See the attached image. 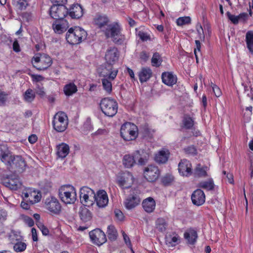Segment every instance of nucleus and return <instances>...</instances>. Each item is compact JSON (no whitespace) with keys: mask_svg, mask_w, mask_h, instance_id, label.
I'll return each instance as SVG.
<instances>
[{"mask_svg":"<svg viewBox=\"0 0 253 253\" xmlns=\"http://www.w3.org/2000/svg\"><path fill=\"white\" fill-rule=\"evenodd\" d=\"M0 160L11 172L21 173L25 170L26 163L21 156L3 153L1 155Z\"/></svg>","mask_w":253,"mask_h":253,"instance_id":"f257e3e1","label":"nucleus"},{"mask_svg":"<svg viewBox=\"0 0 253 253\" xmlns=\"http://www.w3.org/2000/svg\"><path fill=\"white\" fill-rule=\"evenodd\" d=\"M149 153L144 150H138L131 154H126L123 158V164L126 168H131L135 164L146 165L149 159Z\"/></svg>","mask_w":253,"mask_h":253,"instance_id":"f03ea898","label":"nucleus"},{"mask_svg":"<svg viewBox=\"0 0 253 253\" xmlns=\"http://www.w3.org/2000/svg\"><path fill=\"white\" fill-rule=\"evenodd\" d=\"M86 32L79 27L70 28L66 35L67 42L71 44H76L81 43L86 39Z\"/></svg>","mask_w":253,"mask_h":253,"instance_id":"7ed1b4c3","label":"nucleus"},{"mask_svg":"<svg viewBox=\"0 0 253 253\" xmlns=\"http://www.w3.org/2000/svg\"><path fill=\"white\" fill-rule=\"evenodd\" d=\"M121 30L120 25L118 22H113L108 24L103 31L108 38H111L114 42L118 43H121L124 39Z\"/></svg>","mask_w":253,"mask_h":253,"instance_id":"20e7f679","label":"nucleus"},{"mask_svg":"<svg viewBox=\"0 0 253 253\" xmlns=\"http://www.w3.org/2000/svg\"><path fill=\"white\" fill-rule=\"evenodd\" d=\"M59 196L65 204H72L77 200L76 191L72 185H63L59 189Z\"/></svg>","mask_w":253,"mask_h":253,"instance_id":"39448f33","label":"nucleus"},{"mask_svg":"<svg viewBox=\"0 0 253 253\" xmlns=\"http://www.w3.org/2000/svg\"><path fill=\"white\" fill-rule=\"evenodd\" d=\"M121 136L126 141L133 140L138 136L137 126L133 123L126 122L121 127Z\"/></svg>","mask_w":253,"mask_h":253,"instance_id":"423d86ee","label":"nucleus"},{"mask_svg":"<svg viewBox=\"0 0 253 253\" xmlns=\"http://www.w3.org/2000/svg\"><path fill=\"white\" fill-rule=\"evenodd\" d=\"M33 66L39 71L45 70L49 67L52 63V59L50 56L45 54L38 53L32 59Z\"/></svg>","mask_w":253,"mask_h":253,"instance_id":"0eeeda50","label":"nucleus"},{"mask_svg":"<svg viewBox=\"0 0 253 253\" xmlns=\"http://www.w3.org/2000/svg\"><path fill=\"white\" fill-rule=\"evenodd\" d=\"M100 105L102 112L107 116L112 117L117 113L118 103L114 99L104 98L101 101Z\"/></svg>","mask_w":253,"mask_h":253,"instance_id":"6e6552de","label":"nucleus"},{"mask_svg":"<svg viewBox=\"0 0 253 253\" xmlns=\"http://www.w3.org/2000/svg\"><path fill=\"white\" fill-rule=\"evenodd\" d=\"M68 118L63 112L57 113L52 121L54 129L57 132H63L66 130L68 126Z\"/></svg>","mask_w":253,"mask_h":253,"instance_id":"1a4fd4ad","label":"nucleus"},{"mask_svg":"<svg viewBox=\"0 0 253 253\" xmlns=\"http://www.w3.org/2000/svg\"><path fill=\"white\" fill-rule=\"evenodd\" d=\"M94 191L87 186L80 189V197L81 203L85 206L91 205L94 202Z\"/></svg>","mask_w":253,"mask_h":253,"instance_id":"9d476101","label":"nucleus"},{"mask_svg":"<svg viewBox=\"0 0 253 253\" xmlns=\"http://www.w3.org/2000/svg\"><path fill=\"white\" fill-rule=\"evenodd\" d=\"M118 184L122 188H129L132 185L134 177L131 172L125 171L118 174L117 178Z\"/></svg>","mask_w":253,"mask_h":253,"instance_id":"9b49d317","label":"nucleus"},{"mask_svg":"<svg viewBox=\"0 0 253 253\" xmlns=\"http://www.w3.org/2000/svg\"><path fill=\"white\" fill-rule=\"evenodd\" d=\"M65 4H54L50 8V15L55 19H64L68 15V9L64 5Z\"/></svg>","mask_w":253,"mask_h":253,"instance_id":"f8f14e48","label":"nucleus"},{"mask_svg":"<svg viewBox=\"0 0 253 253\" xmlns=\"http://www.w3.org/2000/svg\"><path fill=\"white\" fill-rule=\"evenodd\" d=\"M44 207L53 214H59L61 211V206L59 201L55 197L52 196L46 198Z\"/></svg>","mask_w":253,"mask_h":253,"instance_id":"ddd939ff","label":"nucleus"},{"mask_svg":"<svg viewBox=\"0 0 253 253\" xmlns=\"http://www.w3.org/2000/svg\"><path fill=\"white\" fill-rule=\"evenodd\" d=\"M89 234L91 241L98 246L102 245L107 241L105 233L100 229L93 230Z\"/></svg>","mask_w":253,"mask_h":253,"instance_id":"4468645a","label":"nucleus"},{"mask_svg":"<svg viewBox=\"0 0 253 253\" xmlns=\"http://www.w3.org/2000/svg\"><path fill=\"white\" fill-rule=\"evenodd\" d=\"M118 73V69L115 68L113 65L107 64L99 72V75L104 78L113 81L116 78Z\"/></svg>","mask_w":253,"mask_h":253,"instance_id":"2eb2a0df","label":"nucleus"},{"mask_svg":"<svg viewBox=\"0 0 253 253\" xmlns=\"http://www.w3.org/2000/svg\"><path fill=\"white\" fill-rule=\"evenodd\" d=\"M160 175V171L158 167L150 165L146 168L144 171L145 178L150 182L156 181Z\"/></svg>","mask_w":253,"mask_h":253,"instance_id":"dca6fc26","label":"nucleus"},{"mask_svg":"<svg viewBox=\"0 0 253 253\" xmlns=\"http://www.w3.org/2000/svg\"><path fill=\"white\" fill-rule=\"evenodd\" d=\"M94 202L100 208L106 207L109 202L107 192L104 190H98L95 194Z\"/></svg>","mask_w":253,"mask_h":253,"instance_id":"f3484780","label":"nucleus"},{"mask_svg":"<svg viewBox=\"0 0 253 253\" xmlns=\"http://www.w3.org/2000/svg\"><path fill=\"white\" fill-rule=\"evenodd\" d=\"M24 198L28 199L31 204L39 202L41 199L40 192L32 188H29L22 192Z\"/></svg>","mask_w":253,"mask_h":253,"instance_id":"a211bd4d","label":"nucleus"},{"mask_svg":"<svg viewBox=\"0 0 253 253\" xmlns=\"http://www.w3.org/2000/svg\"><path fill=\"white\" fill-rule=\"evenodd\" d=\"M109 22V19L106 15L99 13L96 14L92 20L93 24L102 31L106 28Z\"/></svg>","mask_w":253,"mask_h":253,"instance_id":"6ab92c4d","label":"nucleus"},{"mask_svg":"<svg viewBox=\"0 0 253 253\" xmlns=\"http://www.w3.org/2000/svg\"><path fill=\"white\" fill-rule=\"evenodd\" d=\"M69 27L68 21L65 19L55 20L52 23L54 32L58 34L64 33Z\"/></svg>","mask_w":253,"mask_h":253,"instance_id":"aec40b11","label":"nucleus"},{"mask_svg":"<svg viewBox=\"0 0 253 253\" xmlns=\"http://www.w3.org/2000/svg\"><path fill=\"white\" fill-rule=\"evenodd\" d=\"M178 171L180 174L188 177L192 173V165L190 161L186 159L181 161L178 165Z\"/></svg>","mask_w":253,"mask_h":253,"instance_id":"412c9836","label":"nucleus"},{"mask_svg":"<svg viewBox=\"0 0 253 253\" xmlns=\"http://www.w3.org/2000/svg\"><path fill=\"white\" fill-rule=\"evenodd\" d=\"M119 53L117 48L115 47H110L106 51L105 59L107 64L113 65L118 60Z\"/></svg>","mask_w":253,"mask_h":253,"instance_id":"4be33fe9","label":"nucleus"},{"mask_svg":"<svg viewBox=\"0 0 253 253\" xmlns=\"http://www.w3.org/2000/svg\"><path fill=\"white\" fill-rule=\"evenodd\" d=\"M205 195L201 189L195 190L191 195V200L194 205L199 206L205 202Z\"/></svg>","mask_w":253,"mask_h":253,"instance_id":"5701e85b","label":"nucleus"},{"mask_svg":"<svg viewBox=\"0 0 253 253\" xmlns=\"http://www.w3.org/2000/svg\"><path fill=\"white\" fill-rule=\"evenodd\" d=\"M180 243V237L175 232L167 233L165 236V243L168 247H173Z\"/></svg>","mask_w":253,"mask_h":253,"instance_id":"b1692460","label":"nucleus"},{"mask_svg":"<svg viewBox=\"0 0 253 253\" xmlns=\"http://www.w3.org/2000/svg\"><path fill=\"white\" fill-rule=\"evenodd\" d=\"M83 9L81 5L76 3L72 5L68 10L69 15L73 19H79L83 15Z\"/></svg>","mask_w":253,"mask_h":253,"instance_id":"393cba45","label":"nucleus"},{"mask_svg":"<svg viewBox=\"0 0 253 253\" xmlns=\"http://www.w3.org/2000/svg\"><path fill=\"white\" fill-rule=\"evenodd\" d=\"M209 170V169L207 166L198 164L194 169L193 175L195 177H207L209 176L208 173Z\"/></svg>","mask_w":253,"mask_h":253,"instance_id":"a878e982","label":"nucleus"},{"mask_svg":"<svg viewBox=\"0 0 253 253\" xmlns=\"http://www.w3.org/2000/svg\"><path fill=\"white\" fill-rule=\"evenodd\" d=\"M140 202V198L136 196L133 195L128 197L125 200L124 205L126 209L130 210L138 205Z\"/></svg>","mask_w":253,"mask_h":253,"instance_id":"bb28decb","label":"nucleus"},{"mask_svg":"<svg viewBox=\"0 0 253 253\" xmlns=\"http://www.w3.org/2000/svg\"><path fill=\"white\" fill-rule=\"evenodd\" d=\"M163 83L169 86H172L177 82V77L170 72H165L162 75Z\"/></svg>","mask_w":253,"mask_h":253,"instance_id":"cd10ccee","label":"nucleus"},{"mask_svg":"<svg viewBox=\"0 0 253 253\" xmlns=\"http://www.w3.org/2000/svg\"><path fill=\"white\" fill-rule=\"evenodd\" d=\"M142 205L146 212L151 213L155 209L156 202L153 198L148 197L143 201Z\"/></svg>","mask_w":253,"mask_h":253,"instance_id":"c85d7f7f","label":"nucleus"},{"mask_svg":"<svg viewBox=\"0 0 253 253\" xmlns=\"http://www.w3.org/2000/svg\"><path fill=\"white\" fill-rule=\"evenodd\" d=\"M155 229L158 232L163 233L166 231L168 227V222L164 217H159L155 220Z\"/></svg>","mask_w":253,"mask_h":253,"instance_id":"c756f323","label":"nucleus"},{"mask_svg":"<svg viewBox=\"0 0 253 253\" xmlns=\"http://www.w3.org/2000/svg\"><path fill=\"white\" fill-rule=\"evenodd\" d=\"M56 148L57 155L59 158H60L61 159L65 158L69 153V146L66 143H62L57 145Z\"/></svg>","mask_w":253,"mask_h":253,"instance_id":"7c9ffc66","label":"nucleus"},{"mask_svg":"<svg viewBox=\"0 0 253 253\" xmlns=\"http://www.w3.org/2000/svg\"><path fill=\"white\" fill-rule=\"evenodd\" d=\"M184 237L187 240L188 244L194 245L196 242L198 235L196 231L193 229H189L184 234Z\"/></svg>","mask_w":253,"mask_h":253,"instance_id":"2f4dec72","label":"nucleus"},{"mask_svg":"<svg viewBox=\"0 0 253 253\" xmlns=\"http://www.w3.org/2000/svg\"><path fill=\"white\" fill-rule=\"evenodd\" d=\"M169 154L168 150H160L155 156V161L160 164L165 163L168 160Z\"/></svg>","mask_w":253,"mask_h":253,"instance_id":"473e14b6","label":"nucleus"},{"mask_svg":"<svg viewBox=\"0 0 253 253\" xmlns=\"http://www.w3.org/2000/svg\"><path fill=\"white\" fill-rule=\"evenodd\" d=\"M152 72L148 67H144L141 69L139 73V81L141 83L146 82L151 77Z\"/></svg>","mask_w":253,"mask_h":253,"instance_id":"72a5a7b5","label":"nucleus"},{"mask_svg":"<svg viewBox=\"0 0 253 253\" xmlns=\"http://www.w3.org/2000/svg\"><path fill=\"white\" fill-rule=\"evenodd\" d=\"M4 185L13 190H16L19 188L21 185V183L19 179L15 178L14 179H9L4 182Z\"/></svg>","mask_w":253,"mask_h":253,"instance_id":"f704fd0d","label":"nucleus"},{"mask_svg":"<svg viewBox=\"0 0 253 253\" xmlns=\"http://www.w3.org/2000/svg\"><path fill=\"white\" fill-rule=\"evenodd\" d=\"M198 187L210 191L214 189V184L212 178H210L207 180L201 181L198 184Z\"/></svg>","mask_w":253,"mask_h":253,"instance_id":"c9c22d12","label":"nucleus"},{"mask_svg":"<svg viewBox=\"0 0 253 253\" xmlns=\"http://www.w3.org/2000/svg\"><path fill=\"white\" fill-rule=\"evenodd\" d=\"M247 47L250 52L253 53V31H249L246 35Z\"/></svg>","mask_w":253,"mask_h":253,"instance_id":"e433bc0d","label":"nucleus"},{"mask_svg":"<svg viewBox=\"0 0 253 253\" xmlns=\"http://www.w3.org/2000/svg\"><path fill=\"white\" fill-rule=\"evenodd\" d=\"M79 215L82 220L84 222H86L91 218V213L86 207L80 208Z\"/></svg>","mask_w":253,"mask_h":253,"instance_id":"4c0bfd02","label":"nucleus"},{"mask_svg":"<svg viewBox=\"0 0 253 253\" xmlns=\"http://www.w3.org/2000/svg\"><path fill=\"white\" fill-rule=\"evenodd\" d=\"M77 91V86L72 83L67 84L64 87V92L66 95L70 96Z\"/></svg>","mask_w":253,"mask_h":253,"instance_id":"58836bf2","label":"nucleus"},{"mask_svg":"<svg viewBox=\"0 0 253 253\" xmlns=\"http://www.w3.org/2000/svg\"><path fill=\"white\" fill-rule=\"evenodd\" d=\"M107 234L109 239L111 241H115L117 238V231L113 225H110L108 226Z\"/></svg>","mask_w":253,"mask_h":253,"instance_id":"ea45409f","label":"nucleus"},{"mask_svg":"<svg viewBox=\"0 0 253 253\" xmlns=\"http://www.w3.org/2000/svg\"><path fill=\"white\" fill-rule=\"evenodd\" d=\"M112 81L107 78H103L101 79L102 86L104 90L108 93L110 94L112 90Z\"/></svg>","mask_w":253,"mask_h":253,"instance_id":"a19ab883","label":"nucleus"},{"mask_svg":"<svg viewBox=\"0 0 253 253\" xmlns=\"http://www.w3.org/2000/svg\"><path fill=\"white\" fill-rule=\"evenodd\" d=\"M23 98L27 102H32L35 98V92L32 89H28L24 94Z\"/></svg>","mask_w":253,"mask_h":253,"instance_id":"79ce46f5","label":"nucleus"},{"mask_svg":"<svg viewBox=\"0 0 253 253\" xmlns=\"http://www.w3.org/2000/svg\"><path fill=\"white\" fill-rule=\"evenodd\" d=\"M227 15L228 16V19L234 24H237L239 22V20L240 18H244L247 16V14L246 13H242L240 14L238 16H235L234 15L231 14L230 12H228L227 13Z\"/></svg>","mask_w":253,"mask_h":253,"instance_id":"37998d69","label":"nucleus"},{"mask_svg":"<svg viewBox=\"0 0 253 253\" xmlns=\"http://www.w3.org/2000/svg\"><path fill=\"white\" fill-rule=\"evenodd\" d=\"M183 124L184 127L187 129H190L192 128L194 125V120L191 117L186 116L183 118Z\"/></svg>","mask_w":253,"mask_h":253,"instance_id":"c03bdc74","label":"nucleus"},{"mask_svg":"<svg viewBox=\"0 0 253 253\" xmlns=\"http://www.w3.org/2000/svg\"><path fill=\"white\" fill-rule=\"evenodd\" d=\"M28 0H13L14 4L18 9L22 10L25 9L28 5Z\"/></svg>","mask_w":253,"mask_h":253,"instance_id":"a18cd8bd","label":"nucleus"},{"mask_svg":"<svg viewBox=\"0 0 253 253\" xmlns=\"http://www.w3.org/2000/svg\"><path fill=\"white\" fill-rule=\"evenodd\" d=\"M152 65L153 66L159 67L162 63V59L160 54L156 52L154 53L151 60Z\"/></svg>","mask_w":253,"mask_h":253,"instance_id":"49530a36","label":"nucleus"},{"mask_svg":"<svg viewBox=\"0 0 253 253\" xmlns=\"http://www.w3.org/2000/svg\"><path fill=\"white\" fill-rule=\"evenodd\" d=\"M191 19L188 16L181 17L176 20V24L178 26H182L190 23Z\"/></svg>","mask_w":253,"mask_h":253,"instance_id":"de8ad7c7","label":"nucleus"},{"mask_svg":"<svg viewBox=\"0 0 253 253\" xmlns=\"http://www.w3.org/2000/svg\"><path fill=\"white\" fill-rule=\"evenodd\" d=\"M26 248V245L23 242H18L15 244L13 246L14 250L16 252H21L24 251Z\"/></svg>","mask_w":253,"mask_h":253,"instance_id":"09e8293b","label":"nucleus"},{"mask_svg":"<svg viewBox=\"0 0 253 253\" xmlns=\"http://www.w3.org/2000/svg\"><path fill=\"white\" fill-rule=\"evenodd\" d=\"M173 180L174 177L170 174H166L162 178V182L165 185L170 184Z\"/></svg>","mask_w":253,"mask_h":253,"instance_id":"8fccbe9b","label":"nucleus"},{"mask_svg":"<svg viewBox=\"0 0 253 253\" xmlns=\"http://www.w3.org/2000/svg\"><path fill=\"white\" fill-rule=\"evenodd\" d=\"M242 86H243L244 88V92L247 93V96L249 97H251L253 96L252 94V91H253V88L251 87V86L248 84H247L246 83H242Z\"/></svg>","mask_w":253,"mask_h":253,"instance_id":"3c124183","label":"nucleus"},{"mask_svg":"<svg viewBox=\"0 0 253 253\" xmlns=\"http://www.w3.org/2000/svg\"><path fill=\"white\" fill-rule=\"evenodd\" d=\"M7 99V94L3 91H0V106H4Z\"/></svg>","mask_w":253,"mask_h":253,"instance_id":"603ef678","label":"nucleus"},{"mask_svg":"<svg viewBox=\"0 0 253 253\" xmlns=\"http://www.w3.org/2000/svg\"><path fill=\"white\" fill-rule=\"evenodd\" d=\"M137 35L139 38L143 41H147L150 39L149 35L143 31H139L137 33Z\"/></svg>","mask_w":253,"mask_h":253,"instance_id":"864d4df0","label":"nucleus"},{"mask_svg":"<svg viewBox=\"0 0 253 253\" xmlns=\"http://www.w3.org/2000/svg\"><path fill=\"white\" fill-rule=\"evenodd\" d=\"M211 87L212 89L213 92L214 93V95L216 97H219L221 95V91L220 88L216 84L211 83Z\"/></svg>","mask_w":253,"mask_h":253,"instance_id":"5fc2aeb1","label":"nucleus"},{"mask_svg":"<svg viewBox=\"0 0 253 253\" xmlns=\"http://www.w3.org/2000/svg\"><path fill=\"white\" fill-rule=\"evenodd\" d=\"M184 151L186 154L190 155H195L196 154V149L194 146H188L184 149Z\"/></svg>","mask_w":253,"mask_h":253,"instance_id":"6e6d98bb","label":"nucleus"},{"mask_svg":"<svg viewBox=\"0 0 253 253\" xmlns=\"http://www.w3.org/2000/svg\"><path fill=\"white\" fill-rule=\"evenodd\" d=\"M196 48L194 49V54L196 58L197 62H198V51L200 52L201 42L199 40L195 41Z\"/></svg>","mask_w":253,"mask_h":253,"instance_id":"4d7b16f0","label":"nucleus"},{"mask_svg":"<svg viewBox=\"0 0 253 253\" xmlns=\"http://www.w3.org/2000/svg\"><path fill=\"white\" fill-rule=\"evenodd\" d=\"M122 234L124 238V240L126 244V245L131 249H132V246L131 244V242L130 241L129 238L128 236L125 233L124 231H122Z\"/></svg>","mask_w":253,"mask_h":253,"instance_id":"13d9d810","label":"nucleus"},{"mask_svg":"<svg viewBox=\"0 0 253 253\" xmlns=\"http://www.w3.org/2000/svg\"><path fill=\"white\" fill-rule=\"evenodd\" d=\"M7 216V211L5 210L0 208V221H5Z\"/></svg>","mask_w":253,"mask_h":253,"instance_id":"bf43d9fd","label":"nucleus"},{"mask_svg":"<svg viewBox=\"0 0 253 253\" xmlns=\"http://www.w3.org/2000/svg\"><path fill=\"white\" fill-rule=\"evenodd\" d=\"M36 92L37 94L39 95L41 97H43L45 95V92L43 87L38 85L36 89Z\"/></svg>","mask_w":253,"mask_h":253,"instance_id":"052dcab7","label":"nucleus"},{"mask_svg":"<svg viewBox=\"0 0 253 253\" xmlns=\"http://www.w3.org/2000/svg\"><path fill=\"white\" fill-rule=\"evenodd\" d=\"M38 227L43 235L46 236L48 235L49 230L44 225L40 224Z\"/></svg>","mask_w":253,"mask_h":253,"instance_id":"680f3d73","label":"nucleus"},{"mask_svg":"<svg viewBox=\"0 0 253 253\" xmlns=\"http://www.w3.org/2000/svg\"><path fill=\"white\" fill-rule=\"evenodd\" d=\"M24 221L26 224H27L30 227H32L34 224V222L33 219L28 216L24 217Z\"/></svg>","mask_w":253,"mask_h":253,"instance_id":"e2e57ef3","label":"nucleus"},{"mask_svg":"<svg viewBox=\"0 0 253 253\" xmlns=\"http://www.w3.org/2000/svg\"><path fill=\"white\" fill-rule=\"evenodd\" d=\"M31 77L33 81L40 82L43 80L44 78L41 75H32Z\"/></svg>","mask_w":253,"mask_h":253,"instance_id":"0e129e2a","label":"nucleus"},{"mask_svg":"<svg viewBox=\"0 0 253 253\" xmlns=\"http://www.w3.org/2000/svg\"><path fill=\"white\" fill-rule=\"evenodd\" d=\"M13 49L16 52H18L20 51V46L17 40L15 41L13 43Z\"/></svg>","mask_w":253,"mask_h":253,"instance_id":"69168bd1","label":"nucleus"},{"mask_svg":"<svg viewBox=\"0 0 253 253\" xmlns=\"http://www.w3.org/2000/svg\"><path fill=\"white\" fill-rule=\"evenodd\" d=\"M32 239L34 241H37L38 240L37 230L35 228L31 229Z\"/></svg>","mask_w":253,"mask_h":253,"instance_id":"338daca9","label":"nucleus"},{"mask_svg":"<svg viewBox=\"0 0 253 253\" xmlns=\"http://www.w3.org/2000/svg\"><path fill=\"white\" fill-rule=\"evenodd\" d=\"M108 130L106 129H98L95 132L96 135H106L108 133Z\"/></svg>","mask_w":253,"mask_h":253,"instance_id":"774afa93","label":"nucleus"}]
</instances>
